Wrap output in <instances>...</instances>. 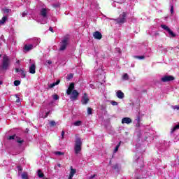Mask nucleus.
<instances>
[{"label": "nucleus", "mask_w": 179, "mask_h": 179, "mask_svg": "<svg viewBox=\"0 0 179 179\" xmlns=\"http://www.w3.org/2000/svg\"><path fill=\"white\" fill-rule=\"evenodd\" d=\"M21 178H22V179H29V174L27 173V172H23L21 174Z\"/></svg>", "instance_id": "obj_18"}, {"label": "nucleus", "mask_w": 179, "mask_h": 179, "mask_svg": "<svg viewBox=\"0 0 179 179\" xmlns=\"http://www.w3.org/2000/svg\"><path fill=\"white\" fill-rule=\"evenodd\" d=\"M8 141H13V140L16 141V134H14L13 136H9L8 137Z\"/></svg>", "instance_id": "obj_24"}, {"label": "nucleus", "mask_w": 179, "mask_h": 179, "mask_svg": "<svg viewBox=\"0 0 179 179\" xmlns=\"http://www.w3.org/2000/svg\"><path fill=\"white\" fill-rule=\"evenodd\" d=\"M49 30H50V31H51L52 33H54V29H52V27H49Z\"/></svg>", "instance_id": "obj_47"}, {"label": "nucleus", "mask_w": 179, "mask_h": 179, "mask_svg": "<svg viewBox=\"0 0 179 179\" xmlns=\"http://www.w3.org/2000/svg\"><path fill=\"white\" fill-rule=\"evenodd\" d=\"M3 82L2 81H0V85H2Z\"/></svg>", "instance_id": "obj_55"}, {"label": "nucleus", "mask_w": 179, "mask_h": 179, "mask_svg": "<svg viewBox=\"0 0 179 179\" xmlns=\"http://www.w3.org/2000/svg\"><path fill=\"white\" fill-rule=\"evenodd\" d=\"M9 66H10V58H9V56L3 55L0 69L1 71H8Z\"/></svg>", "instance_id": "obj_1"}, {"label": "nucleus", "mask_w": 179, "mask_h": 179, "mask_svg": "<svg viewBox=\"0 0 179 179\" xmlns=\"http://www.w3.org/2000/svg\"><path fill=\"white\" fill-rule=\"evenodd\" d=\"M55 155H56L57 156H64V155H65V152H62L61 151H56L55 152Z\"/></svg>", "instance_id": "obj_25"}, {"label": "nucleus", "mask_w": 179, "mask_h": 179, "mask_svg": "<svg viewBox=\"0 0 179 179\" xmlns=\"http://www.w3.org/2000/svg\"><path fill=\"white\" fill-rule=\"evenodd\" d=\"M116 96L117 99H124V97H125V94H124V92H122V91L121 90H118L116 92Z\"/></svg>", "instance_id": "obj_11"}, {"label": "nucleus", "mask_w": 179, "mask_h": 179, "mask_svg": "<svg viewBox=\"0 0 179 179\" xmlns=\"http://www.w3.org/2000/svg\"><path fill=\"white\" fill-rule=\"evenodd\" d=\"M122 124H127V125H129V124H132V119L130 117H123L122 119Z\"/></svg>", "instance_id": "obj_10"}, {"label": "nucleus", "mask_w": 179, "mask_h": 179, "mask_svg": "<svg viewBox=\"0 0 179 179\" xmlns=\"http://www.w3.org/2000/svg\"><path fill=\"white\" fill-rule=\"evenodd\" d=\"M48 64L49 65H51V64H52V62L51 60H48Z\"/></svg>", "instance_id": "obj_50"}, {"label": "nucleus", "mask_w": 179, "mask_h": 179, "mask_svg": "<svg viewBox=\"0 0 179 179\" xmlns=\"http://www.w3.org/2000/svg\"><path fill=\"white\" fill-rule=\"evenodd\" d=\"M33 48H34L33 45L29 44V45H24L23 50H24V51L29 52L31 50H33Z\"/></svg>", "instance_id": "obj_13"}, {"label": "nucleus", "mask_w": 179, "mask_h": 179, "mask_svg": "<svg viewBox=\"0 0 179 179\" xmlns=\"http://www.w3.org/2000/svg\"><path fill=\"white\" fill-rule=\"evenodd\" d=\"M90 114H92V113H88V115H90Z\"/></svg>", "instance_id": "obj_57"}, {"label": "nucleus", "mask_w": 179, "mask_h": 179, "mask_svg": "<svg viewBox=\"0 0 179 179\" xmlns=\"http://www.w3.org/2000/svg\"><path fill=\"white\" fill-rule=\"evenodd\" d=\"M89 101H90V99H89V95H87L86 93H84L81 99V104H83V106H86V104H87Z\"/></svg>", "instance_id": "obj_6"}, {"label": "nucleus", "mask_w": 179, "mask_h": 179, "mask_svg": "<svg viewBox=\"0 0 179 179\" xmlns=\"http://www.w3.org/2000/svg\"><path fill=\"white\" fill-rule=\"evenodd\" d=\"M93 37L96 40H101V38H103V35L100 33V31H96L93 33Z\"/></svg>", "instance_id": "obj_9"}, {"label": "nucleus", "mask_w": 179, "mask_h": 179, "mask_svg": "<svg viewBox=\"0 0 179 179\" xmlns=\"http://www.w3.org/2000/svg\"><path fill=\"white\" fill-rule=\"evenodd\" d=\"M55 86H56L55 83H53L52 84H50L48 87H50V89H52V87H55Z\"/></svg>", "instance_id": "obj_37"}, {"label": "nucleus", "mask_w": 179, "mask_h": 179, "mask_svg": "<svg viewBox=\"0 0 179 179\" xmlns=\"http://www.w3.org/2000/svg\"><path fill=\"white\" fill-rule=\"evenodd\" d=\"M38 177H39V178H43L44 177V173L40 169L38 170Z\"/></svg>", "instance_id": "obj_22"}, {"label": "nucleus", "mask_w": 179, "mask_h": 179, "mask_svg": "<svg viewBox=\"0 0 179 179\" xmlns=\"http://www.w3.org/2000/svg\"><path fill=\"white\" fill-rule=\"evenodd\" d=\"M15 72H20V69H15Z\"/></svg>", "instance_id": "obj_51"}, {"label": "nucleus", "mask_w": 179, "mask_h": 179, "mask_svg": "<svg viewBox=\"0 0 179 179\" xmlns=\"http://www.w3.org/2000/svg\"><path fill=\"white\" fill-rule=\"evenodd\" d=\"M161 27H162V29H164V30H166V31H169V30L170 29V28L169 27H167L166 25H164V24H162Z\"/></svg>", "instance_id": "obj_29"}, {"label": "nucleus", "mask_w": 179, "mask_h": 179, "mask_svg": "<svg viewBox=\"0 0 179 179\" xmlns=\"http://www.w3.org/2000/svg\"><path fill=\"white\" fill-rule=\"evenodd\" d=\"M52 99L53 100H59V96H58V94H54L52 95Z\"/></svg>", "instance_id": "obj_32"}, {"label": "nucleus", "mask_w": 179, "mask_h": 179, "mask_svg": "<svg viewBox=\"0 0 179 179\" xmlns=\"http://www.w3.org/2000/svg\"><path fill=\"white\" fill-rule=\"evenodd\" d=\"M29 73L34 75L36 73V64H32L29 67Z\"/></svg>", "instance_id": "obj_12"}, {"label": "nucleus", "mask_w": 179, "mask_h": 179, "mask_svg": "<svg viewBox=\"0 0 179 179\" xmlns=\"http://www.w3.org/2000/svg\"><path fill=\"white\" fill-rule=\"evenodd\" d=\"M74 125L75 127H80V125H82V121H76V122H74Z\"/></svg>", "instance_id": "obj_27"}, {"label": "nucleus", "mask_w": 179, "mask_h": 179, "mask_svg": "<svg viewBox=\"0 0 179 179\" xmlns=\"http://www.w3.org/2000/svg\"><path fill=\"white\" fill-rule=\"evenodd\" d=\"M94 177H97V175H96V174L92 175V176L90 177V179H93V178H94Z\"/></svg>", "instance_id": "obj_45"}, {"label": "nucleus", "mask_w": 179, "mask_h": 179, "mask_svg": "<svg viewBox=\"0 0 179 179\" xmlns=\"http://www.w3.org/2000/svg\"><path fill=\"white\" fill-rule=\"evenodd\" d=\"M117 146H118V148H120V146H121V141L118 143Z\"/></svg>", "instance_id": "obj_52"}, {"label": "nucleus", "mask_w": 179, "mask_h": 179, "mask_svg": "<svg viewBox=\"0 0 179 179\" xmlns=\"http://www.w3.org/2000/svg\"><path fill=\"white\" fill-rule=\"evenodd\" d=\"M27 11H24L22 14V17H26V16H27Z\"/></svg>", "instance_id": "obj_36"}, {"label": "nucleus", "mask_w": 179, "mask_h": 179, "mask_svg": "<svg viewBox=\"0 0 179 179\" xmlns=\"http://www.w3.org/2000/svg\"><path fill=\"white\" fill-rule=\"evenodd\" d=\"M1 57H2V54H0V58H1Z\"/></svg>", "instance_id": "obj_58"}, {"label": "nucleus", "mask_w": 179, "mask_h": 179, "mask_svg": "<svg viewBox=\"0 0 179 179\" xmlns=\"http://www.w3.org/2000/svg\"><path fill=\"white\" fill-rule=\"evenodd\" d=\"M120 148V147L116 146L115 150H114V153H117V152H118V149Z\"/></svg>", "instance_id": "obj_43"}, {"label": "nucleus", "mask_w": 179, "mask_h": 179, "mask_svg": "<svg viewBox=\"0 0 179 179\" xmlns=\"http://www.w3.org/2000/svg\"><path fill=\"white\" fill-rule=\"evenodd\" d=\"M176 78L173 76H164L161 78V81L164 83H167V82H173V80H175Z\"/></svg>", "instance_id": "obj_5"}, {"label": "nucleus", "mask_w": 179, "mask_h": 179, "mask_svg": "<svg viewBox=\"0 0 179 179\" xmlns=\"http://www.w3.org/2000/svg\"><path fill=\"white\" fill-rule=\"evenodd\" d=\"M15 141L17 143H23V142H24V139H22V138L19 137V136H16L15 137Z\"/></svg>", "instance_id": "obj_15"}, {"label": "nucleus", "mask_w": 179, "mask_h": 179, "mask_svg": "<svg viewBox=\"0 0 179 179\" xmlns=\"http://www.w3.org/2000/svg\"><path fill=\"white\" fill-rule=\"evenodd\" d=\"M8 19V17L3 16L1 20H0V24H4L5 22H6V20Z\"/></svg>", "instance_id": "obj_20"}, {"label": "nucleus", "mask_w": 179, "mask_h": 179, "mask_svg": "<svg viewBox=\"0 0 179 179\" xmlns=\"http://www.w3.org/2000/svg\"><path fill=\"white\" fill-rule=\"evenodd\" d=\"M73 89H75V83H70L69 88L66 90V94L68 96H70V94H72V92H73Z\"/></svg>", "instance_id": "obj_7"}, {"label": "nucleus", "mask_w": 179, "mask_h": 179, "mask_svg": "<svg viewBox=\"0 0 179 179\" xmlns=\"http://www.w3.org/2000/svg\"><path fill=\"white\" fill-rule=\"evenodd\" d=\"M15 97L17 99L15 102L16 103H20V98H19V96H17V95H15Z\"/></svg>", "instance_id": "obj_39"}, {"label": "nucleus", "mask_w": 179, "mask_h": 179, "mask_svg": "<svg viewBox=\"0 0 179 179\" xmlns=\"http://www.w3.org/2000/svg\"><path fill=\"white\" fill-rule=\"evenodd\" d=\"M136 121H137V122H141V116H138Z\"/></svg>", "instance_id": "obj_44"}, {"label": "nucleus", "mask_w": 179, "mask_h": 179, "mask_svg": "<svg viewBox=\"0 0 179 179\" xmlns=\"http://www.w3.org/2000/svg\"><path fill=\"white\" fill-rule=\"evenodd\" d=\"M69 41V39L68 38H65L62 41L59 51H65V50H66V46L68 45Z\"/></svg>", "instance_id": "obj_4"}, {"label": "nucleus", "mask_w": 179, "mask_h": 179, "mask_svg": "<svg viewBox=\"0 0 179 179\" xmlns=\"http://www.w3.org/2000/svg\"><path fill=\"white\" fill-rule=\"evenodd\" d=\"M17 171H18V176H20L22 175V171H23V167L22 166L19 165L17 166Z\"/></svg>", "instance_id": "obj_16"}, {"label": "nucleus", "mask_w": 179, "mask_h": 179, "mask_svg": "<svg viewBox=\"0 0 179 179\" xmlns=\"http://www.w3.org/2000/svg\"><path fill=\"white\" fill-rule=\"evenodd\" d=\"M49 125H50V127H56L57 126V122H55V121H54V120H51L49 122Z\"/></svg>", "instance_id": "obj_23"}, {"label": "nucleus", "mask_w": 179, "mask_h": 179, "mask_svg": "<svg viewBox=\"0 0 179 179\" xmlns=\"http://www.w3.org/2000/svg\"><path fill=\"white\" fill-rule=\"evenodd\" d=\"M59 83H61V80H57L55 83V84L56 85V86L58 85H59Z\"/></svg>", "instance_id": "obj_42"}, {"label": "nucleus", "mask_w": 179, "mask_h": 179, "mask_svg": "<svg viewBox=\"0 0 179 179\" xmlns=\"http://www.w3.org/2000/svg\"><path fill=\"white\" fill-rule=\"evenodd\" d=\"M72 178H73V176H71V175H69V179H72Z\"/></svg>", "instance_id": "obj_53"}, {"label": "nucleus", "mask_w": 179, "mask_h": 179, "mask_svg": "<svg viewBox=\"0 0 179 179\" xmlns=\"http://www.w3.org/2000/svg\"><path fill=\"white\" fill-rule=\"evenodd\" d=\"M110 104H112V106H118V102L115 101H111Z\"/></svg>", "instance_id": "obj_34"}, {"label": "nucleus", "mask_w": 179, "mask_h": 179, "mask_svg": "<svg viewBox=\"0 0 179 179\" xmlns=\"http://www.w3.org/2000/svg\"><path fill=\"white\" fill-rule=\"evenodd\" d=\"M41 15L43 17H47V8H41Z\"/></svg>", "instance_id": "obj_14"}, {"label": "nucleus", "mask_w": 179, "mask_h": 179, "mask_svg": "<svg viewBox=\"0 0 179 179\" xmlns=\"http://www.w3.org/2000/svg\"><path fill=\"white\" fill-rule=\"evenodd\" d=\"M4 12H6V13H9V9L8 8H5L3 10Z\"/></svg>", "instance_id": "obj_48"}, {"label": "nucleus", "mask_w": 179, "mask_h": 179, "mask_svg": "<svg viewBox=\"0 0 179 179\" xmlns=\"http://www.w3.org/2000/svg\"><path fill=\"white\" fill-rule=\"evenodd\" d=\"M78 97H79V92H78L76 90H73V92H71V96H70L71 100H77Z\"/></svg>", "instance_id": "obj_8"}, {"label": "nucleus", "mask_w": 179, "mask_h": 179, "mask_svg": "<svg viewBox=\"0 0 179 179\" xmlns=\"http://www.w3.org/2000/svg\"><path fill=\"white\" fill-rule=\"evenodd\" d=\"M46 179H48V178H46Z\"/></svg>", "instance_id": "obj_59"}, {"label": "nucleus", "mask_w": 179, "mask_h": 179, "mask_svg": "<svg viewBox=\"0 0 179 179\" xmlns=\"http://www.w3.org/2000/svg\"><path fill=\"white\" fill-rule=\"evenodd\" d=\"M74 150L76 155H79V152L82 151V140L80 139V138H76V145Z\"/></svg>", "instance_id": "obj_2"}, {"label": "nucleus", "mask_w": 179, "mask_h": 179, "mask_svg": "<svg viewBox=\"0 0 179 179\" xmlns=\"http://www.w3.org/2000/svg\"><path fill=\"white\" fill-rule=\"evenodd\" d=\"M20 85V80H16L14 81V86H19Z\"/></svg>", "instance_id": "obj_31"}, {"label": "nucleus", "mask_w": 179, "mask_h": 179, "mask_svg": "<svg viewBox=\"0 0 179 179\" xmlns=\"http://www.w3.org/2000/svg\"><path fill=\"white\" fill-rule=\"evenodd\" d=\"M126 17L127 13L125 12H123L117 19H114V21L116 22V23H118V24H122L125 23Z\"/></svg>", "instance_id": "obj_3"}, {"label": "nucleus", "mask_w": 179, "mask_h": 179, "mask_svg": "<svg viewBox=\"0 0 179 179\" xmlns=\"http://www.w3.org/2000/svg\"><path fill=\"white\" fill-rule=\"evenodd\" d=\"M76 174V169L71 166V171H70L69 176H71L72 177H73V176H75Z\"/></svg>", "instance_id": "obj_17"}, {"label": "nucleus", "mask_w": 179, "mask_h": 179, "mask_svg": "<svg viewBox=\"0 0 179 179\" xmlns=\"http://www.w3.org/2000/svg\"><path fill=\"white\" fill-rule=\"evenodd\" d=\"M136 127L137 128H139V127H141V122H137L136 124Z\"/></svg>", "instance_id": "obj_49"}, {"label": "nucleus", "mask_w": 179, "mask_h": 179, "mask_svg": "<svg viewBox=\"0 0 179 179\" xmlns=\"http://www.w3.org/2000/svg\"><path fill=\"white\" fill-rule=\"evenodd\" d=\"M20 72L22 78H26V73H24V71H23V70H20Z\"/></svg>", "instance_id": "obj_35"}, {"label": "nucleus", "mask_w": 179, "mask_h": 179, "mask_svg": "<svg viewBox=\"0 0 179 179\" xmlns=\"http://www.w3.org/2000/svg\"><path fill=\"white\" fill-rule=\"evenodd\" d=\"M48 113H45V115H44V113H41L40 114H39V117H41V118H47L48 117Z\"/></svg>", "instance_id": "obj_21"}, {"label": "nucleus", "mask_w": 179, "mask_h": 179, "mask_svg": "<svg viewBox=\"0 0 179 179\" xmlns=\"http://www.w3.org/2000/svg\"><path fill=\"white\" fill-rule=\"evenodd\" d=\"M57 166H58L59 167H61V164H58Z\"/></svg>", "instance_id": "obj_54"}, {"label": "nucleus", "mask_w": 179, "mask_h": 179, "mask_svg": "<svg viewBox=\"0 0 179 179\" xmlns=\"http://www.w3.org/2000/svg\"><path fill=\"white\" fill-rule=\"evenodd\" d=\"M122 78L124 79V80H129V76H128V73H124L122 76Z\"/></svg>", "instance_id": "obj_26"}, {"label": "nucleus", "mask_w": 179, "mask_h": 179, "mask_svg": "<svg viewBox=\"0 0 179 179\" xmlns=\"http://www.w3.org/2000/svg\"><path fill=\"white\" fill-rule=\"evenodd\" d=\"M73 78V74L70 73L67 76V79L68 80H71V79H72Z\"/></svg>", "instance_id": "obj_33"}, {"label": "nucleus", "mask_w": 179, "mask_h": 179, "mask_svg": "<svg viewBox=\"0 0 179 179\" xmlns=\"http://www.w3.org/2000/svg\"><path fill=\"white\" fill-rule=\"evenodd\" d=\"M113 170H116V171H118V170H120V166L118 165V164H115L113 166Z\"/></svg>", "instance_id": "obj_28"}, {"label": "nucleus", "mask_w": 179, "mask_h": 179, "mask_svg": "<svg viewBox=\"0 0 179 179\" xmlns=\"http://www.w3.org/2000/svg\"><path fill=\"white\" fill-rule=\"evenodd\" d=\"M171 15H173V13H174V6H171Z\"/></svg>", "instance_id": "obj_38"}, {"label": "nucleus", "mask_w": 179, "mask_h": 179, "mask_svg": "<svg viewBox=\"0 0 179 179\" xmlns=\"http://www.w3.org/2000/svg\"><path fill=\"white\" fill-rule=\"evenodd\" d=\"M177 129H179V123L171 129V134H174Z\"/></svg>", "instance_id": "obj_19"}, {"label": "nucleus", "mask_w": 179, "mask_h": 179, "mask_svg": "<svg viewBox=\"0 0 179 179\" xmlns=\"http://www.w3.org/2000/svg\"><path fill=\"white\" fill-rule=\"evenodd\" d=\"M20 62L18 60L17 62V64H19Z\"/></svg>", "instance_id": "obj_56"}, {"label": "nucleus", "mask_w": 179, "mask_h": 179, "mask_svg": "<svg viewBox=\"0 0 179 179\" xmlns=\"http://www.w3.org/2000/svg\"><path fill=\"white\" fill-rule=\"evenodd\" d=\"M138 59H145V56H136Z\"/></svg>", "instance_id": "obj_40"}, {"label": "nucleus", "mask_w": 179, "mask_h": 179, "mask_svg": "<svg viewBox=\"0 0 179 179\" xmlns=\"http://www.w3.org/2000/svg\"><path fill=\"white\" fill-rule=\"evenodd\" d=\"M93 111V108H90V107H88L87 108V113H92Z\"/></svg>", "instance_id": "obj_41"}, {"label": "nucleus", "mask_w": 179, "mask_h": 179, "mask_svg": "<svg viewBox=\"0 0 179 179\" xmlns=\"http://www.w3.org/2000/svg\"><path fill=\"white\" fill-rule=\"evenodd\" d=\"M65 136V131H62V139H64V136Z\"/></svg>", "instance_id": "obj_46"}, {"label": "nucleus", "mask_w": 179, "mask_h": 179, "mask_svg": "<svg viewBox=\"0 0 179 179\" xmlns=\"http://www.w3.org/2000/svg\"><path fill=\"white\" fill-rule=\"evenodd\" d=\"M168 33H169V34H171L172 37H175L176 36V34H174V32H173V31H171V29H169L168 30Z\"/></svg>", "instance_id": "obj_30"}]
</instances>
